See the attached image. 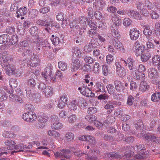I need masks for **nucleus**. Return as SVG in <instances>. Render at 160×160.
Masks as SVG:
<instances>
[{"label":"nucleus","mask_w":160,"mask_h":160,"mask_svg":"<svg viewBox=\"0 0 160 160\" xmlns=\"http://www.w3.org/2000/svg\"><path fill=\"white\" fill-rule=\"evenodd\" d=\"M8 60L6 59L4 56L2 58L0 63L2 68L6 70V73L8 75L16 74L19 76L22 72L21 69H16L14 67L11 66L8 62Z\"/></svg>","instance_id":"f257e3e1"},{"label":"nucleus","mask_w":160,"mask_h":160,"mask_svg":"<svg viewBox=\"0 0 160 160\" xmlns=\"http://www.w3.org/2000/svg\"><path fill=\"white\" fill-rule=\"evenodd\" d=\"M145 154V152L141 151L135 156H133L131 152H125L123 157L126 160H140L144 158Z\"/></svg>","instance_id":"f03ea898"},{"label":"nucleus","mask_w":160,"mask_h":160,"mask_svg":"<svg viewBox=\"0 0 160 160\" xmlns=\"http://www.w3.org/2000/svg\"><path fill=\"white\" fill-rule=\"evenodd\" d=\"M9 85L12 88L7 90V92L10 94L9 96V98L10 101L13 102H17L19 103L22 102L23 100L21 98L18 97L16 95L13 94V90L12 88L15 86L13 85V82L11 81L9 82Z\"/></svg>","instance_id":"7ed1b4c3"},{"label":"nucleus","mask_w":160,"mask_h":160,"mask_svg":"<svg viewBox=\"0 0 160 160\" xmlns=\"http://www.w3.org/2000/svg\"><path fill=\"white\" fill-rule=\"evenodd\" d=\"M37 25L41 26H44L45 29L48 32H50L53 27H57V25L52 24V22H48L46 20L38 19L36 22Z\"/></svg>","instance_id":"20e7f679"},{"label":"nucleus","mask_w":160,"mask_h":160,"mask_svg":"<svg viewBox=\"0 0 160 160\" xmlns=\"http://www.w3.org/2000/svg\"><path fill=\"white\" fill-rule=\"evenodd\" d=\"M71 151L68 149H64L61 150L58 152H54L55 157L56 158H64L68 159L70 158Z\"/></svg>","instance_id":"39448f33"},{"label":"nucleus","mask_w":160,"mask_h":160,"mask_svg":"<svg viewBox=\"0 0 160 160\" xmlns=\"http://www.w3.org/2000/svg\"><path fill=\"white\" fill-rule=\"evenodd\" d=\"M121 61L125 64V66H128L130 72L132 74H134V72L136 70V67L134 65V61L132 58H128L127 61L122 59Z\"/></svg>","instance_id":"423d86ee"},{"label":"nucleus","mask_w":160,"mask_h":160,"mask_svg":"<svg viewBox=\"0 0 160 160\" xmlns=\"http://www.w3.org/2000/svg\"><path fill=\"white\" fill-rule=\"evenodd\" d=\"M36 47L37 50L38 51V53L42 51V50L43 48L46 47L48 46V42L47 40H44L43 41H41L38 40L37 41V42H35Z\"/></svg>","instance_id":"0eeeda50"},{"label":"nucleus","mask_w":160,"mask_h":160,"mask_svg":"<svg viewBox=\"0 0 160 160\" xmlns=\"http://www.w3.org/2000/svg\"><path fill=\"white\" fill-rule=\"evenodd\" d=\"M52 72L51 68L50 67H47L45 69L44 73L42 72V75L45 79H47L48 78H49L52 80L54 81L55 80V78L51 76Z\"/></svg>","instance_id":"6e6552de"},{"label":"nucleus","mask_w":160,"mask_h":160,"mask_svg":"<svg viewBox=\"0 0 160 160\" xmlns=\"http://www.w3.org/2000/svg\"><path fill=\"white\" fill-rule=\"evenodd\" d=\"M127 14L131 18L138 20L142 19V17L140 14L137 11L129 9L127 11Z\"/></svg>","instance_id":"1a4fd4ad"},{"label":"nucleus","mask_w":160,"mask_h":160,"mask_svg":"<svg viewBox=\"0 0 160 160\" xmlns=\"http://www.w3.org/2000/svg\"><path fill=\"white\" fill-rule=\"evenodd\" d=\"M103 157L107 159L112 158H121L122 157L121 155L118 154L117 152H107L104 154Z\"/></svg>","instance_id":"9d476101"},{"label":"nucleus","mask_w":160,"mask_h":160,"mask_svg":"<svg viewBox=\"0 0 160 160\" xmlns=\"http://www.w3.org/2000/svg\"><path fill=\"white\" fill-rule=\"evenodd\" d=\"M38 118L39 123V127L40 128H43L45 126V123L48 121V118L43 114L38 117Z\"/></svg>","instance_id":"9b49d317"},{"label":"nucleus","mask_w":160,"mask_h":160,"mask_svg":"<svg viewBox=\"0 0 160 160\" xmlns=\"http://www.w3.org/2000/svg\"><path fill=\"white\" fill-rule=\"evenodd\" d=\"M94 89L96 92H105V87L103 83L98 82L96 83L94 86Z\"/></svg>","instance_id":"f8f14e48"},{"label":"nucleus","mask_w":160,"mask_h":160,"mask_svg":"<svg viewBox=\"0 0 160 160\" xmlns=\"http://www.w3.org/2000/svg\"><path fill=\"white\" fill-rule=\"evenodd\" d=\"M139 31L135 28H133L130 30V36L131 40H135L138 38L139 35Z\"/></svg>","instance_id":"ddd939ff"},{"label":"nucleus","mask_w":160,"mask_h":160,"mask_svg":"<svg viewBox=\"0 0 160 160\" xmlns=\"http://www.w3.org/2000/svg\"><path fill=\"white\" fill-rule=\"evenodd\" d=\"M115 89L118 92H121L123 91L124 88L123 86V84L120 81L115 80L114 82Z\"/></svg>","instance_id":"4468645a"},{"label":"nucleus","mask_w":160,"mask_h":160,"mask_svg":"<svg viewBox=\"0 0 160 160\" xmlns=\"http://www.w3.org/2000/svg\"><path fill=\"white\" fill-rule=\"evenodd\" d=\"M148 75L150 78H157L158 76V72L154 68H150L148 71Z\"/></svg>","instance_id":"2eb2a0df"},{"label":"nucleus","mask_w":160,"mask_h":160,"mask_svg":"<svg viewBox=\"0 0 160 160\" xmlns=\"http://www.w3.org/2000/svg\"><path fill=\"white\" fill-rule=\"evenodd\" d=\"M121 104L120 102H117L115 101H109L104 106V108L107 109H111L114 108V105L120 106Z\"/></svg>","instance_id":"dca6fc26"},{"label":"nucleus","mask_w":160,"mask_h":160,"mask_svg":"<svg viewBox=\"0 0 160 160\" xmlns=\"http://www.w3.org/2000/svg\"><path fill=\"white\" fill-rule=\"evenodd\" d=\"M67 98L66 95H64L61 97L58 104L59 108H62L66 104L67 101Z\"/></svg>","instance_id":"f3484780"},{"label":"nucleus","mask_w":160,"mask_h":160,"mask_svg":"<svg viewBox=\"0 0 160 160\" xmlns=\"http://www.w3.org/2000/svg\"><path fill=\"white\" fill-rule=\"evenodd\" d=\"M31 56V59L32 61L31 63L33 65L34 64L33 67H36L38 64V62H39V56L37 55L34 53L32 54Z\"/></svg>","instance_id":"a211bd4d"},{"label":"nucleus","mask_w":160,"mask_h":160,"mask_svg":"<svg viewBox=\"0 0 160 160\" xmlns=\"http://www.w3.org/2000/svg\"><path fill=\"white\" fill-rule=\"evenodd\" d=\"M18 51L22 52V55L25 57H28L32 54V50L26 49L24 48L21 47L19 48Z\"/></svg>","instance_id":"6ab92c4d"},{"label":"nucleus","mask_w":160,"mask_h":160,"mask_svg":"<svg viewBox=\"0 0 160 160\" xmlns=\"http://www.w3.org/2000/svg\"><path fill=\"white\" fill-rule=\"evenodd\" d=\"M133 75L135 78L137 80H140L141 82L146 81L145 80L146 78L145 75L143 73H135V75Z\"/></svg>","instance_id":"aec40b11"},{"label":"nucleus","mask_w":160,"mask_h":160,"mask_svg":"<svg viewBox=\"0 0 160 160\" xmlns=\"http://www.w3.org/2000/svg\"><path fill=\"white\" fill-rule=\"evenodd\" d=\"M42 92L45 96L47 97H50L52 95V88L50 86H47Z\"/></svg>","instance_id":"412c9836"},{"label":"nucleus","mask_w":160,"mask_h":160,"mask_svg":"<svg viewBox=\"0 0 160 160\" xmlns=\"http://www.w3.org/2000/svg\"><path fill=\"white\" fill-rule=\"evenodd\" d=\"M28 11L27 8L26 7H23L17 11V16L19 17L20 16H22L25 14Z\"/></svg>","instance_id":"4be33fe9"},{"label":"nucleus","mask_w":160,"mask_h":160,"mask_svg":"<svg viewBox=\"0 0 160 160\" xmlns=\"http://www.w3.org/2000/svg\"><path fill=\"white\" fill-rule=\"evenodd\" d=\"M35 74L33 73L31 77V78L28 80L27 84L31 88H34L36 84V80L33 78L35 76Z\"/></svg>","instance_id":"5701e85b"},{"label":"nucleus","mask_w":160,"mask_h":160,"mask_svg":"<svg viewBox=\"0 0 160 160\" xmlns=\"http://www.w3.org/2000/svg\"><path fill=\"white\" fill-rule=\"evenodd\" d=\"M97 42H90L88 45H86L85 47V49L87 50V52H90L93 50L94 48H95L97 47Z\"/></svg>","instance_id":"b1692460"},{"label":"nucleus","mask_w":160,"mask_h":160,"mask_svg":"<svg viewBox=\"0 0 160 160\" xmlns=\"http://www.w3.org/2000/svg\"><path fill=\"white\" fill-rule=\"evenodd\" d=\"M152 102H157L160 101V92L155 93L153 94L151 97Z\"/></svg>","instance_id":"393cba45"},{"label":"nucleus","mask_w":160,"mask_h":160,"mask_svg":"<svg viewBox=\"0 0 160 160\" xmlns=\"http://www.w3.org/2000/svg\"><path fill=\"white\" fill-rule=\"evenodd\" d=\"M48 135L51 137L58 138L60 137V134L58 132L54 130H50L47 131Z\"/></svg>","instance_id":"a878e982"},{"label":"nucleus","mask_w":160,"mask_h":160,"mask_svg":"<svg viewBox=\"0 0 160 160\" xmlns=\"http://www.w3.org/2000/svg\"><path fill=\"white\" fill-rule=\"evenodd\" d=\"M13 147H3L1 148H0V151L1 152L0 153V156L3 155L4 153L7 154L10 153V152L9 150H13Z\"/></svg>","instance_id":"bb28decb"},{"label":"nucleus","mask_w":160,"mask_h":160,"mask_svg":"<svg viewBox=\"0 0 160 160\" xmlns=\"http://www.w3.org/2000/svg\"><path fill=\"white\" fill-rule=\"evenodd\" d=\"M149 88V85L146 81L141 82L139 87V90L142 92L146 91Z\"/></svg>","instance_id":"cd10ccee"},{"label":"nucleus","mask_w":160,"mask_h":160,"mask_svg":"<svg viewBox=\"0 0 160 160\" xmlns=\"http://www.w3.org/2000/svg\"><path fill=\"white\" fill-rule=\"evenodd\" d=\"M152 63L154 66H156L160 63V56L156 55L152 58Z\"/></svg>","instance_id":"c85d7f7f"},{"label":"nucleus","mask_w":160,"mask_h":160,"mask_svg":"<svg viewBox=\"0 0 160 160\" xmlns=\"http://www.w3.org/2000/svg\"><path fill=\"white\" fill-rule=\"evenodd\" d=\"M72 57H79V55L81 54V50L78 47L74 48L72 50Z\"/></svg>","instance_id":"c756f323"},{"label":"nucleus","mask_w":160,"mask_h":160,"mask_svg":"<svg viewBox=\"0 0 160 160\" xmlns=\"http://www.w3.org/2000/svg\"><path fill=\"white\" fill-rule=\"evenodd\" d=\"M113 24L117 27L119 26L122 23L121 19L118 17L114 16L112 18Z\"/></svg>","instance_id":"7c9ffc66"},{"label":"nucleus","mask_w":160,"mask_h":160,"mask_svg":"<svg viewBox=\"0 0 160 160\" xmlns=\"http://www.w3.org/2000/svg\"><path fill=\"white\" fill-rule=\"evenodd\" d=\"M88 34L89 37L94 38H96L99 34L95 29H90L89 31Z\"/></svg>","instance_id":"2f4dec72"},{"label":"nucleus","mask_w":160,"mask_h":160,"mask_svg":"<svg viewBox=\"0 0 160 160\" xmlns=\"http://www.w3.org/2000/svg\"><path fill=\"white\" fill-rule=\"evenodd\" d=\"M9 36L7 34H3L0 36V43H6L8 42Z\"/></svg>","instance_id":"473e14b6"},{"label":"nucleus","mask_w":160,"mask_h":160,"mask_svg":"<svg viewBox=\"0 0 160 160\" xmlns=\"http://www.w3.org/2000/svg\"><path fill=\"white\" fill-rule=\"evenodd\" d=\"M69 25L70 27L72 29H76L77 30L80 28V27L78 25V22L76 20H73L70 22L69 24Z\"/></svg>","instance_id":"72a5a7b5"},{"label":"nucleus","mask_w":160,"mask_h":160,"mask_svg":"<svg viewBox=\"0 0 160 160\" xmlns=\"http://www.w3.org/2000/svg\"><path fill=\"white\" fill-rule=\"evenodd\" d=\"M145 7L147 8L148 10H151L153 8V5L152 3L149 0H145L143 1Z\"/></svg>","instance_id":"f704fd0d"},{"label":"nucleus","mask_w":160,"mask_h":160,"mask_svg":"<svg viewBox=\"0 0 160 160\" xmlns=\"http://www.w3.org/2000/svg\"><path fill=\"white\" fill-rule=\"evenodd\" d=\"M87 141H88L92 146L94 147L96 144L95 138L92 136L88 135Z\"/></svg>","instance_id":"c9c22d12"},{"label":"nucleus","mask_w":160,"mask_h":160,"mask_svg":"<svg viewBox=\"0 0 160 160\" xmlns=\"http://www.w3.org/2000/svg\"><path fill=\"white\" fill-rule=\"evenodd\" d=\"M38 14V12L36 9H32L29 12L28 17L30 18H33L36 17Z\"/></svg>","instance_id":"e433bc0d"},{"label":"nucleus","mask_w":160,"mask_h":160,"mask_svg":"<svg viewBox=\"0 0 160 160\" xmlns=\"http://www.w3.org/2000/svg\"><path fill=\"white\" fill-rule=\"evenodd\" d=\"M148 141H151L155 143H158L160 142V137H156L153 135H150Z\"/></svg>","instance_id":"4c0bfd02"},{"label":"nucleus","mask_w":160,"mask_h":160,"mask_svg":"<svg viewBox=\"0 0 160 160\" xmlns=\"http://www.w3.org/2000/svg\"><path fill=\"white\" fill-rule=\"evenodd\" d=\"M58 68L62 71L66 70L67 68V64L64 62L60 61L58 63Z\"/></svg>","instance_id":"58836bf2"},{"label":"nucleus","mask_w":160,"mask_h":160,"mask_svg":"<svg viewBox=\"0 0 160 160\" xmlns=\"http://www.w3.org/2000/svg\"><path fill=\"white\" fill-rule=\"evenodd\" d=\"M85 119L88 122L91 123L95 121L97 119V117L94 115H90L86 116L85 117Z\"/></svg>","instance_id":"ea45409f"},{"label":"nucleus","mask_w":160,"mask_h":160,"mask_svg":"<svg viewBox=\"0 0 160 160\" xmlns=\"http://www.w3.org/2000/svg\"><path fill=\"white\" fill-rule=\"evenodd\" d=\"M111 34L114 38L117 39L120 36L118 29L114 28L113 27L111 29Z\"/></svg>","instance_id":"a19ab883"},{"label":"nucleus","mask_w":160,"mask_h":160,"mask_svg":"<svg viewBox=\"0 0 160 160\" xmlns=\"http://www.w3.org/2000/svg\"><path fill=\"white\" fill-rule=\"evenodd\" d=\"M151 55L149 53L142 54L141 56V60L143 62H146L151 58Z\"/></svg>","instance_id":"79ce46f5"},{"label":"nucleus","mask_w":160,"mask_h":160,"mask_svg":"<svg viewBox=\"0 0 160 160\" xmlns=\"http://www.w3.org/2000/svg\"><path fill=\"white\" fill-rule=\"evenodd\" d=\"M132 22V21L130 19L128 18H124L122 22L123 25L126 27L130 26Z\"/></svg>","instance_id":"37998d69"},{"label":"nucleus","mask_w":160,"mask_h":160,"mask_svg":"<svg viewBox=\"0 0 160 160\" xmlns=\"http://www.w3.org/2000/svg\"><path fill=\"white\" fill-rule=\"evenodd\" d=\"M62 127V123L59 122H55L52 124L51 128L52 129L58 130L61 128Z\"/></svg>","instance_id":"c03bdc74"},{"label":"nucleus","mask_w":160,"mask_h":160,"mask_svg":"<svg viewBox=\"0 0 160 160\" xmlns=\"http://www.w3.org/2000/svg\"><path fill=\"white\" fill-rule=\"evenodd\" d=\"M88 18H85L84 17H80L79 18V24L84 26L86 24V22H88Z\"/></svg>","instance_id":"a18cd8bd"},{"label":"nucleus","mask_w":160,"mask_h":160,"mask_svg":"<svg viewBox=\"0 0 160 160\" xmlns=\"http://www.w3.org/2000/svg\"><path fill=\"white\" fill-rule=\"evenodd\" d=\"M150 135V134H147L146 133H140L138 134L137 136L138 138H142L143 139L148 140Z\"/></svg>","instance_id":"49530a36"},{"label":"nucleus","mask_w":160,"mask_h":160,"mask_svg":"<svg viewBox=\"0 0 160 160\" xmlns=\"http://www.w3.org/2000/svg\"><path fill=\"white\" fill-rule=\"evenodd\" d=\"M74 138V135L72 133L68 132L65 135V138L67 142H69L72 140Z\"/></svg>","instance_id":"de8ad7c7"},{"label":"nucleus","mask_w":160,"mask_h":160,"mask_svg":"<svg viewBox=\"0 0 160 160\" xmlns=\"http://www.w3.org/2000/svg\"><path fill=\"white\" fill-rule=\"evenodd\" d=\"M31 112H27L24 113L22 116V118L25 121L28 122L29 120L31 119L30 117H31Z\"/></svg>","instance_id":"09e8293b"},{"label":"nucleus","mask_w":160,"mask_h":160,"mask_svg":"<svg viewBox=\"0 0 160 160\" xmlns=\"http://www.w3.org/2000/svg\"><path fill=\"white\" fill-rule=\"evenodd\" d=\"M97 2V5L99 7V9H102L106 5L105 1L104 0H95Z\"/></svg>","instance_id":"8fccbe9b"},{"label":"nucleus","mask_w":160,"mask_h":160,"mask_svg":"<svg viewBox=\"0 0 160 160\" xmlns=\"http://www.w3.org/2000/svg\"><path fill=\"white\" fill-rule=\"evenodd\" d=\"M53 106V102L51 101H49L48 103L42 106V108L44 109H49L52 108Z\"/></svg>","instance_id":"3c124183"},{"label":"nucleus","mask_w":160,"mask_h":160,"mask_svg":"<svg viewBox=\"0 0 160 160\" xmlns=\"http://www.w3.org/2000/svg\"><path fill=\"white\" fill-rule=\"evenodd\" d=\"M29 32L33 36L37 35L38 33L37 28L35 26L32 27L29 30Z\"/></svg>","instance_id":"603ef678"},{"label":"nucleus","mask_w":160,"mask_h":160,"mask_svg":"<svg viewBox=\"0 0 160 160\" xmlns=\"http://www.w3.org/2000/svg\"><path fill=\"white\" fill-rule=\"evenodd\" d=\"M136 5L138 10H140L141 11H143L145 10V8H144L145 7L144 4L143 5V3L141 2H137L136 3Z\"/></svg>","instance_id":"864d4df0"},{"label":"nucleus","mask_w":160,"mask_h":160,"mask_svg":"<svg viewBox=\"0 0 160 160\" xmlns=\"http://www.w3.org/2000/svg\"><path fill=\"white\" fill-rule=\"evenodd\" d=\"M113 44L114 46L117 49H121V48H123L122 47V43H121L117 39L116 40L114 39V42H113Z\"/></svg>","instance_id":"5fc2aeb1"},{"label":"nucleus","mask_w":160,"mask_h":160,"mask_svg":"<svg viewBox=\"0 0 160 160\" xmlns=\"http://www.w3.org/2000/svg\"><path fill=\"white\" fill-rule=\"evenodd\" d=\"M78 58L72 57V62L73 65H77V67H80V63Z\"/></svg>","instance_id":"6e6d98bb"},{"label":"nucleus","mask_w":160,"mask_h":160,"mask_svg":"<svg viewBox=\"0 0 160 160\" xmlns=\"http://www.w3.org/2000/svg\"><path fill=\"white\" fill-rule=\"evenodd\" d=\"M68 107L71 110H76L77 109V102L75 101H72L69 105Z\"/></svg>","instance_id":"4d7b16f0"},{"label":"nucleus","mask_w":160,"mask_h":160,"mask_svg":"<svg viewBox=\"0 0 160 160\" xmlns=\"http://www.w3.org/2000/svg\"><path fill=\"white\" fill-rule=\"evenodd\" d=\"M5 145L8 146V147H13V145L15 144L14 141L11 140H8L4 142Z\"/></svg>","instance_id":"13d9d810"},{"label":"nucleus","mask_w":160,"mask_h":160,"mask_svg":"<svg viewBox=\"0 0 160 160\" xmlns=\"http://www.w3.org/2000/svg\"><path fill=\"white\" fill-rule=\"evenodd\" d=\"M2 135L4 137L8 138H11L13 136V134L12 132L8 131H4Z\"/></svg>","instance_id":"bf43d9fd"},{"label":"nucleus","mask_w":160,"mask_h":160,"mask_svg":"<svg viewBox=\"0 0 160 160\" xmlns=\"http://www.w3.org/2000/svg\"><path fill=\"white\" fill-rule=\"evenodd\" d=\"M134 101L133 97L132 96L130 95L128 97L127 103L129 106H131L133 103Z\"/></svg>","instance_id":"052dcab7"},{"label":"nucleus","mask_w":160,"mask_h":160,"mask_svg":"<svg viewBox=\"0 0 160 160\" xmlns=\"http://www.w3.org/2000/svg\"><path fill=\"white\" fill-rule=\"evenodd\" d=\"M31 117H30L31 119L29 120L28 122H33L35 121L37 118V117L36 114L33 112H31Z\"/></svg>","instance_id":"680f3d73"},{"label":"nucleus","mask_w":160,"mask_h":160,"mask_svg":"<svg viewBox=\"0 0 160 160\" xmlns=\"http://www.w3.org/2000/svg\"><path fill=\"white\" fill-rule=\"evenodd\" d=\"M102 72L104 76H107L108 74L109 70V67L106 65L102 66Z\"/></svg>","instance_id":"e2e57ef3"},{"label":"nucleus","mask_w":160,"mask_h":160,"mask_svg":"<svg viewBox=\"0 0 160 160\" xmlns=\"http://www.w3.org/2000/svg\"><path fill=\"white\" fill-rule=\"evenodd\" d=\"M85 62L86 63H88L89 64L92 63L93 61V59L91 57L89 56H86L84 58Z\"/></svg>","instance_id":"0e129e2a"},{"label":"nucleus","mask_w":160,"mask_h":160,"mask_svg":"<svg viewBox=\"0 0 160 160\" xmlns=\"http://www.w3.org/2000/svg\"><path fill=\"white\" fill-rule=\"evenodd\" d=\"M93 71L94 73H97L100 70V66L99 63L96 62L93 66Z\"/></svg>","instance_id":"69168bd1"},{"label":"nucleus","mask_w":160,"mask_h":160,"mask_svg":"<svg viewBox=\"0 0 160 160\" xmlns=\"http://www.w3.org/2000/svg\"><path fill=\"white\" fill-rule=\"evenodd\" d=\"M151 12L150 15L152 19H157L159 18V15L158 13L153 11H152Z\"/></svg>","instance_id":"338daca9"},{"label":"nucleus","mask_w":160,"mask_h":160,"mask_svg":"<svg viewBox=\"0 0 160 160\" xmlns=\"http://www.w3.org/2000/svg\"><path fill=\"white\" fill-rule=\"evenodd\" d=\"M146 71L145 67L142 64H140L138 67V71L139 73H143Z\"/></svg>","instance_id":"774afa93"}]
</instances>
